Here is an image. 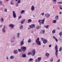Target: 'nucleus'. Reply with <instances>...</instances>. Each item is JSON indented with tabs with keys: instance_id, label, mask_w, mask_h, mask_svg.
I'll return each mask as SVG.
<instances>
[{
	"instance_id": "f257e3e1",
	"label": "nucleus",
	"mask_w": 62,
	"mask_h": 62,
	"mask_svg": "<svg viewBox=\"0 0 62 62\" xmlns=\"http://www.w3.org/2000/svg\"><path fill=\"white\" fill-rule=\"evenodd\" d=\"M55 54L57 58H58V48L57 47V45H56L55 47Z\"/></svg>"
},
{
	"instance_id": "f03ea898",
	"label": "nucleus",
	"mask_w": 62,
	"mask_h": 62,
	"mask_svg": "<svg viewBox=\"0 0 62 62\" xmlns=\"http://www.w3.org/2000/svg\"><path fill=\"white\" fill-rule=\"evenodd\" d=\"M45 21V19H43L41 20L39 19L38 20V22L39 23V24L40 25H41V23L42 24H44V21Z\"/></svg>"
},
{
	"instance_id": "7ed1b4c3",
	"label": "nucleus",
	"mask_w": 62,
	"mask_h": 62,
	"mask_svg": "<svg viewBox=\"0 0 62 62\" xmlns=\"http://www.w3.org/2000/svg\"><path fill=\"white\" fill-rule=\"evenodd\" d=\"M39 38H38L36 41V44H37V45H39L41 44L40 41H39Z\"/></svg>"
},
{
	"instance_id": "20e7f679",
	"label": "nucleus",
	"mask_w": 62,
	"mask_h": 62,
	"mask_svg": "<svg viewBox=\"0 0 62 62\" xmlns=\"http://www.w3.org/2000/svg\"><path fill=\"white\" fill-rule=\"evenodd\" d=\"M31 55L32 56H34L35 54L36 53V51L34 49H33L32 51V53H31Z\"/></svg>"
},
{
	"instance_id": "39448f33",
	"label": "nucleus",
	"mask_w": 62,
	"mask_h": 62,
	"mask_svg": "<svg viewBox=\"0 0 62 62\" xmlns=\"http://www.w3.org/2000/svg\"><path fill=\"white\" fill-rule=\"evenodd\" d=\"M13 15L14 18H16V14L15 12L14 11H13Z\"/></svg>"
},
{
	"instance_id": "423d86ee",
	"label": "nucleus",
	"mask_w": 62,
	"mask_h": 62,
	"mask_svg": "<svg viewBox=\"0 0 62 62\" xmlns=\"http://www.w3.org/2000/svg\"><path fill=\"white\" fill-rule=\"evenodd\" d=\"M21 49H22L23 52H24L26 50V47L22 46L21 47Z\"/></svg>"
},
{
	"instance_id": "0eeeda50",
	"label": "nucleus",
	"mask_w": 62,
	"mask_h": 62,
	"mask_svg": "<svg viewBox=\"0 0 62 62\" xmlns=\"http://www.w3.org/2000/svg\"><path fill=\"white\" fill-rule=\"evenodd\" d=\"M45 17H46V18H48L50 16V15L48 13H47L46 14H45Z\"/></svg>"
},
{
	"instance_id": "6e6552de",
	"label": "nucleus",
	"mask_w": 62,
	"mask_h": 62,
	"mask_svg": "<svg viewBox=\"0 0 62 62\" xmlns=\"http://www.w3.org/2000/svg\"><path fill=\"white\" fill-rule=\"evenodd\" d=\"M9 27H10V28H14V25L11 24H10L9 25Z\"/></svg>"
},
{
	"instance_id": "1a4fd4ad",
	"label": "nucleus",
	"mask_w": 62,
	"mask_h": 62,
	"mask_svg": "<svg viewBox=\"0 0 62 62\" xmlns=\"http://www.w3.org/2000/svg\"><path fill=\"white\" fill-rule=\"evenodd\" d=\"M31 11H34L35 10V7L34 5H32L31 6Z\"/></svg>"
},
{
	"instance_id": "9d476101",
	"label": "nucleus",
	"mask_w": 62,
	"mask_h": 62,
	"mask_svg": "<svg viewBox=\"0 0 62 62\" xmlns=\"http://www.w3.org/2000/svg\"><path fill=\"white\" fill-rule=\"evenodd\" d=\"M45 33V31L43 30H42L40 32V34H43Z\"/></svg>"
},
{
	"instance_id": "9b49d317",
	"label": "nucleus",
	"mask_w": 62,
	"mask_h": 62,
	"mask_svg": "<svg viewBox=\"0 0 62 62\" xmlns=\"http://www.w3.org/2000/svg\"><path fill=\"white\" fill-rule=\"evenodd\" d=\"M30 28H33L34 27H35V25L34 24H31L30 26Z\"/></svg>"
},
{
	"instance_id": "f8f14e48",
	"label": "nucleus",
	"mask_w": 62,
	"mask_h": 62,
	"mask_svg": "<svg viewBox=\"0 0 62 62\" xmlns=\"http://www.w3.org/2000/svg\"><path fill=\"white\" fill-rule=\"evenodd\" d=\"M0 22L1 23H3L4 22V19L3 18V17H2L1 18L0 20Z\"/></svg>"
},
{
	"instance_id": "ddd939ff",
	"label": "nucleus",
	"mask_w": 62,
	"mask_h": 62,
	"mask_svg": "<svg viewBox=\"0 0 62 62\" xmlns=\"http://www.w3.org/2000/svg\"><path fill=\"white\" fill-rule=\"evenodd\" d=\"M43 42L44 44H46V43L48 42V41L46 39H45L43 41Z\"/></svg>"
},
{
	"instance_id": "4468645a",
	"label": "nucleus",
	"mask_w": 62,
	"mask_h": 62,
	"mask_svg": "<svg viewBox=\"0 0 62 62\" xmlns=\"http://www.w3.org/2000/svg\"><path fill=\"white\" fill-rule=\"evenodd\" d=\"M59 16L58 15H56L55 16V19L56 20H58L59 19Z\"/></svg>"
},
{
	"instance_id": "2eb2a0df",
	"label": "nucleus",
	"mask_w": 62,
	"mask_h": 62,
	"mask_svg": "<svg viewBox=\"0 0 62 62\" xmlns=\"http://www.w3.org/2000/svg\"><path fill=\"white\" fill-rule=\"evenodd\" d=\"M53 38H54V39L55 40H56V42H58V39H57L55 37V36H53Z\"/></svg>"
},
{
	"instance_id": "dca6fc26",
	"label": "nucleus",
	"mask_w": 62,
	"mask_h": 62,
	"mask_svg": "<svg viewBox=\"0 0 62 62\" xmlns=\"http://www.w3.org/2000/svg\"><path fill=\"white\" fill-rule=\"evenodd\" d=\"M14 53L15 54H18V51L16 50H15L14 51Z\"/></svg>"
},
{
	"instance_id": "f3484780",
	"label": "nucleus",
	"mask_w": 62,
	"mask_h": 62,
	"mask_svg": "<svg viewBox=\"0 0 62 62\" xmlns=\"http://www.w3.org/2000/svg\"><path fill=\"white\" fill-rule=\"evenodd\" d=\"M25 20L24 19L22 21H21L20 22V23H21V24H23L24 23V22H25Z\"/></svg>"
},
{
	"instance_id": "a211bd4d",
	"label": "nucleus",
	"mask_w": 62,
	"mask_h": 62,
	"mask_svg": "<svg viewBox=\"0 0 62 62\" xmlns=\"http://www.w3.org/2000/svg\"><path fill=\"white\" fill-rule=\"evenodd\" d=\"M23 44H24L23 43V41L22 40L20 42V46H22V45H23Z\"/></svg>"
},
{
	"instance_id": "6ab92c4d",
	"label": "nucleus",
	"mask_w": 62,
	"mask_h": 62,
	"mask_svg": "<svg viewBox=\"0 0 62 62\" xmlns=\"http://www.w3.org/2000/svg\"><path fill=\"white\" fill-rule=\"evenodd\" d=\"M36 28L37 30L38 29H39L40 28V27L38 25L36 26Z\"/></svg>"
},
{
	"instance_id": "aec40b11",
	"label": "nucleus",
	"mask_w": 62,
	"mask_h": 62,
	"mask_svg": "<svg viewBox=\"0 0 62 62\" xmlns=\"http://www.w3.org/2000/svg\"><path fill=\"white\" fill-rule=\"evenodd\" d=\"M2 31L3 33H6V30H5V29H2Z\"/></svg>"
},
{
	"instance_id": "412c9836",
	"label": "nucleus",
	"mask_w": 62,
	"mask_h": 62,
	"mask_svg": "<svg viewBox=\"0 0 62 62\" xmlns=\"http://www.w3.org/2000/svg\"><path fill=\"white\" fill-rule=\"evenodd\" d=\"M20 33L18 32L17 34V38H20Z\"/></svg>"
},
{
	"instance_id": "4be33fe9",
	"label": "nucleus",
	"mask_w": 62,
	"mask_h": 62,
	"mask_svg": "<svg viewBox=\"0 0 62 62\" xmlns=\"http://www.w3.org/2000/svg\"><path fill=\"white\" fill-rule=\"evenodd\" d=\"M14 2V0H12L11 1V5H14V3L13 2Z\"/></svg>"
},
{
	"instance_id": "5701e85b",
	"label": "nucleus",
	"mask_w": 62,
	"mask_h": 62,
	"mask_svg": "<svg viewBox=\"0 0 62 62\" xmlns=\"http://www.w3.org/2000/svg\"><path fill=\"white\" fill-rule=\"evenodd\" d=\"M50 54L48 53H46L45 54V55L47 57H48L49 56Z\"/></svg>"
},
{
	"instance_id": "b1692460",
	"label": "nucleus",
	"mask_w": 62,
	"mask_h": 62,
	"mask_svg": "<svg viewBox=\"0 0 62 62\" xmlns=\"http://www.w3.org/2000/svg\"><path fill=\"white\" fill-rule=\"evenodd\" d=\"M32 22V20L31 19H29L28 20V23H30Z\"/></svg>"
},
{
	"instance_id": "393cba45",
	"label": "nucleus",
	"mask_w": 62,
	"mask_h": 62,
	"mask_svg": "<svg viewBox=\"0 0 62 62\" xmlns=\"http://www.w3.org/2000/svg\"><path fill=\"white\" fill-rule=\"evenodd\" d=\"M23 25H21L20 27V30H22V29H23Z\"/></svg>"
},
{
	"instance_id": "a878e982",
	"label": "nucleus",
	"mask_w": 62,
	"mask_h": 62,
	"mask_svg": "<svg viewBox=\"0 0 62 62\" xmlns=\"http://www.w3.org/2000/svg\"><path fill=\"white\" fill-rule=\"evenodd\" d=\"M24 12H25V10H22L21 12V14H23V13H24Z\"/></svg>"
},
{
	"instance_id": "bb28decb",
	"label": "nucleus",
	"mask_w": 62,
	"mask_h": 62,
	"mask_svg": "<svg viewBox=\"0 0 62 62\" xmlns=\"http://www.w3.org/2000/svg\"><path fill=\"white\" fill-rule=\"evenodd\" d=\"M26 55H25V54H23L22 55V57L23 58H25V57H26Z\"/></svg>"
},
{
	"instance_id": "cd10ccee",
	"label": "nucleus",
	"mask_w": 62,
	"mask_h": 62,
	"mask_svg": "<svg viewBox=\"0 0 62 62\" xmlns=\"http://www.w3.org/2000/svg\"><path fill=\"white\" fill-rule=\"evenodd\" d=\"M14 58V57L13 56H11L10 57V58L11 59H13Z\"/></svg>"
},
{
	"instance_id": "c85d7f7f",
	"label": "nucleus",
	"mask_w": 62,
	"mask_h": 62,
	"mask_svg": "<svg viewBox=\"0 0 62 62\" xmlns=\"http://www.w3.org/2000/svg\"><path fill=\"white\" fill-rule=\"evenodd\" d=\"M57 21L56 20H54L52 21L53 23H56Z\"/></svg>"
},
{
	"instance_id": "c756f323",
	"label": "nucleus",
	"mask_w": 62,
	"mask_h": 62,
	"mask_svg": "<svg viewBox=\"0 0 62 62\" xmlns=\"http://www.w3.org/2000/svg\"><path fill=\"white\" fill-rule=\"evenodd\" d=\"M56 31L55 30V29L54 30L52 31V33L53 34H54V33H55Z\"/></svg>"
},
{
	"instance_id": "7c9ffc66",
	"label": "nucleus",
	"mask_w": 62,
	"mask_h": 62,
	"mask_svg": "<svg viewBox=\"0 0 62 62\" xmlns=\"http://www.w3.org/2000/svg\"><path fill=\"white\" fill-rule=\"evenodd\" d=\"M62 32H60L59 33V35H60V37H61L62 36Z\"/></svg>"
},
{
	"instance_id": "2f4dec72",
	"label": "nucleus",
	"mask_w": 62,
	"mask_h": 62,
	"mask_svg": "<svg viewBox=\"0 0 62 62\" xmlns=\"http://www.w3.org/2000/svg\"><path fill=\"white\" fill-rule=\"evenodd\" d=\"M38 61H40V60H41V57H39L38 58Z\"/></svg>"
},
{
	"instance_id": "473e14b6",
	"label": "nucleus",
	"mask_w": 62,
	"mask_h": 62,
	"mask_svg": "<svg viewBox=\"0 0 62 62\" xmlns=\"http://www.w3.org/2000/svg\"><path fill=\"white\" fill-rule=\"evenodd\" d=\"M31 40L30 39H29V40L28 41V42L29 43H30V42H31Z\"/></svg>"
},
{
	"instance_id": "72a5a7b5",
	"label": "nucleus",
	"mask_w": 62,
	"mask_h": 62,
	"mask_svg": "<svg viewBox=\"0 0 62 62\" xmlns=\"http://www.w3.org/2000/svg\"><path fill=\"white\" fill-rule=\"evenodd\" d=\"M62 50V47H61L59 49V52H61Z\"/></svg>"
},
{
	"instance_id": "f704fd0d",
	"label": "nucleus",
	"mask_w": 62,
	"mask_h": 62,
	"mask_svg": "<svg viewBox=\"0 0 62 62\" xmlns=\"http://www.w3.org/2000/svg\"><path fill=\"white\" fill-rule=\"evenodd\" d=\"M32 53L31 52H29L28 53V55H30V54H31V55H32Z\"/></svg>"
},
{
	"instance_id": "c9c22d12",
	"label": "nucleus",
	"mask_w": 62,
	"mask_h": 62,
	"mask_svg": "<svg viewBox=\"0 0 62 62\" xmlns=\"http://www.w3.org/2000/svg\"><path fill=\"white\" fill-rule=\"evenodd\" d=\"M19 6V4L17 3H16V7H18Z\"/></svg>"
},
{
	"instance_id": "e433bc0d",
	"label": "nucleus",
	"mask_w": 62,
	"mask_h": 62,
	"mask_svg": "<svg viewBox=\"0 0 62 62\" xmlns=\"http://www.w3.org/2000/svg\"><path fill=\"white\" fill-rule=\"evenodd\" d=\"M53 60H54L53 58H51L50 59V61L51 62H53Z\"/></svg>"
},
{
	"instance_id": "4c0bfd02",
	"label": "nucleus",
	"mask_w": 62,
	"mask_h": 62,
	"mask_svg": "<svg viewBox=\"0 0 62 62\" xmlns=\"http://www.w3.org/2000/svg\"><path fill=\"white\" fill-rule=\"evenodd\" d=\"M41 39L42 41H43L44 40H45V38H41Z\"/></svg>"
},
{
	"instance_id": "58836bf2",
	"label": "nucleus",
	"mask_w": 62,
	"mask_h": 62,
	"mask_svg": "<svg viewBox=\"0 0 62 62\" xmlns=\"http://www.w3.org/2000/svg\"><path fill=\"white\" fill-rule=\"evenodd\" d=\"M39 60L38 59H36L35 60L36 62H39Z\"/></svg>"
},
{
	"instance_id": "ea45409f",
	"label": "nucleus",
	"mask_w": 62,
	"mask_h": 62,
	"mask_svg": "<svg viewBox=\"0 0 62 62\" xmlns=\"http://www.w3.org/2000/svg\"><path fill=\"white\" fill-rule=\"evenodd\" d=\"M21 3V1L20 0H19L17 2V3H18V4H20Z\"/></svg>"
},
{
	"instance_id": "a19ab883",
	"label": "nucleus",
	"mask_w": 62,
	"mask_h": 62,
	"mask_svg": "<svg viewBox=\"0 0 62 62\" xmlns=\"http://www.w3.org/2000/svg\"><path fill=\"white\" fill-rule=\"evenodd\" d=\"M4 11L5 12H7V8H5L4 9Z\"/></svg>"
},
{
	"instance_id": "79ce46f5",
	"label": "nucleus",
	"mask_w": 62,
	"mask_h": 62,
	"mask_svg": "<svg viewBox=\"0 0 62 62\" xmlns=\"http://www.w3.org/2000/svg\"><path fill=\"white\" fill-rule=\"evenodd\" d=\"M53 2L54 3H56V0H53Z\"/></svg>"
},
{
	"instance_id": "37998d69",
	"label": "nucleus",
	"mask_w": 62,
	"mask_h": 62,
	"mask_svg": "<svg viewBox=\"0 0 62 62\" xmlns=\"http://www.w3.org/2000/svg\"><path fill=\"white\" fill-rule=\"evenodd\" d=\"M45 27L46 28H48V26H45Z\"/></svg>"
},
{
	"instance_id": "c03bdc74",
	"label": "nucleus",
	"mask_w": 62,
	"mask_h": 62,
	"mask_svg": "<svg viewBox=\"0 0 62 62\" xmlns=\"http://www.w3.org/2000/svg\"><path fill=\"white\" fill-rule=\"evenodd\" d=\"M0 5L1 6H2V2L1 1H0Z\"/></svg>"
},
{
	"instance_id": "a18cd8bd",
	"label": "nucleus",
	"mask_w": 62,
	"mask_h": 62,
	"mask_svg": "<svg viewBox=\"0 0 62 62\" xmlns=\"http://www.w3.org/2000/svg\"><path fill=\"white\" fill-rule=\"evenodd\" d=\"M33 60V59L32 58H30L29 60V61H32Z\"/></svg>"
},
{
	"instance_id": "49530a36",
	"label": "nucleus",
	"mask_w": 62,
	"mask_h": 62,
	"mask_svg": "<svg viewBox=\"0 0 62 62\" xmlns=\"http://www.w3.org/2000/svg\"><path fill=\"white\" fill-rule=\"evenodd\" d=\"M22 18V16H19L18 17V19H21Z\"/></svg>"
},
{
	"instance_id": "de8ad7c7",
	"label": "nucleus",
	"mask_w": 62,
	"mask_h": 62,
	"mask_svg": "<svg viewBox=\"0 0 62 62\" xmlns=\"http://www.w3.org/2000/svg\"><path fill=\"white\" fill-rule=\"evenodd\" d=\"M60 59H58L57 61V62H60Z\"/></svg>"
},
{
	"instance_id": "09e8293b",
	"label": "nucleus",
	"mask_w": 62,
	"mask_h": 62,
	"mask_svg": "<svg viewBox=\"0 0 62 62\" xmlns=\"http://www.w3.org/2000/svg\"><path fill=\"white\" fill-rule=\"evenodd\" d=\"M60 28L59 27H58L57 29L58 30H60Z\"/></svg>"
},
{
	"instance_id": "8fccbe9b",
	"label": "nucleus",
	"mask_w": 62,
	"mask_h": 62,
	"mask_svg": "<svg viewBox=\"0 0 62 62\" xmlns=\"http://www.w3.org/2000/svg\"><path fill=\"white\" fill-rule=\"evenodd\" d=\"M21 49H18V51L19 52H21Z\"/></svg>"
},
{
	"instance_id": "3c124183",
	"label": "nucleus",
	"mask_w": 62,
	"mask_h": 62,
	"mask_svg": "<svg viewBox=\"0 0 62 62\" xmlns=\"http://www.w3.org/2000/svg\"><path fill=\"white\" fill-rule=\"evenodd\" d=\"M11 42L12 43V42H14L15 41L14 40H11Z\"/></svg>"
},
{
	"instance_id": "603ef678",
	"label": "nucleus",
	"mask_w": 62,
	"mask_h": 62,
	"mask_svg": "<svg viewBox=\"0 0 62 62\" xmlns=\"http://www.w3.org/2000/svg\"><path fill=\"white\" fill-rule=\"evenodd\" d=\"M6 59L7 60H8V56H6Z\"/></svg>"
},
{
	"instance_id": "864d4df0",
	"label": "nucleus",
	"mask_w": 62,
	"mask_h": 62,
	"mask_svg": "<svg viewBox=\"0 0 62 62\" xmlns=\"http://www.w3.org/2000/svg\"><path fill=\"white\" fill-rule=\"evenodd\" d=\"M52 46V45H49V47H51Z\"/></svg>"
},
{
	"instance_id": "5fc2aeb1",
	"label": "nucleus",
	"mask_w": 62,
	"mask_h": 62,
	"mask_svg": "<svg viewBox=\"0 0 62 62\" xmlns=\"http://www.w3.org/2000/svg\"><path fill=\"white\" fill-rule=\"evenodd\" d=\"M62 12H60L59 13V14H62Z\"/></svg>"
},
{
	"instance_id": "6e6d98bb",
	"label": "nucleus",
	"mask_w": 62,
	"mask_h": 62,
	"mask_svg": "<svg viewBox=\"0 0 62 62\" xmlns=\"http://www.w3.org/2000/svg\"><path fill=\"white\" fill-rule=\"evenodd\" d=\"M44 15V13H42V16H43V15Z\"/></svg>"
},
{
	"instance_id": "4d7b16f0",
	"label": "nucleus",
	"mask_w": 62,
	"mask_h": 62,
	"mask_svg": "<svg viewBox=\"0 0 62 62\" xmlns=\"http://www.w3.org/2000/svg\"><path fill=\"white\" fill-rule=\"evenodd\" d=\"M6 28V26H4V28H2V29H5Z\"/></svg>"
},
{
	"instance_id": "13d9d810",
	"label": "nucleus",
	"mask_w": 62,
	"mask_h": 62,
	"mask_svg": "<svg viewBox=\"0 0 62 62\" xmlns=\"http://www.w3.org/2000/svg\"><path fill=\"white\" fill-rule=\"evenodd\" d=\"M13 39H15V36H14L13 37Z\"/></svg>"
},
{
	"instance_id": "bf43d9fd",
	"label": "nucleus",
	"mask_w": 62,
	"mask_h": 62,
	"mask_svg": "<svg viewBox=\"0 0 62 62\" xmlns=\"http://www.w3.org/2000/svg\"><path fill=\"white\" fill-rule=\"evenodd\" d=\"M2 27V25H0V27Z\"/></svg>"
},
{
	"instance_id": "052dcab7",
	"label": "nucleus",
	"mask_w": 62,
	"mask_h": 62,
	"mask_svg": "<svg viewBox=\"0 0 62 62\" xmlns=\"http://www.w3.org/2000/svg\"><path fill=\"white\" fill-rule=\"evenodd\" d=\"M5 6V5H2V7H4Z\"/></svg>"
},
{
	"instance_id": "680f3d73",
	"label": "nucleus",
	"mask_w": 62,
	"mask_h": 62,
	"mask_svg": "<svg viewBox=\"0 0 62 62\" xmlns=\"http://www.w3.org/2000/svg\"><path fill=\"white\" fill-rule=\"evenodd\" d=\"M59 2V4H62V2Z\"/></svg>"
},
{
	"instance_id": "e2e57ef3",
	"label": "nucleus",
	"mask_w": 62,
	"mask_h": 62,
	"mask_svg": "<svg viewBox=\"0 0 62 62\" xmlns=\"http://www.w3.org/2000/svg\"><path fill=\"white\" fill-rule=\"evenodd\" d=\"M45 45H44L43 46V48H44V47H45Z\"/></svg>"
},
{
	"instance_id": "0e129e2a",
	"label": "nucleus",
	"mask_w": 62,
	"mask_h": 62,
	"mask_svg": "<svg viewBox=\"0 0 62 62\" xmlns=\"http://www.w3.org/2000/svg\"><path fill=\"white\" fill-rule=\"evenodd\" d=\"M31 28H28V30H29V29H30Z\"/></svg>"
},
{
	"instance_id": "69168bd1",
	"label": "nucleus",
	"mask_w": 62,
	"mask_h": 62,
	"mask_svg": "<svg viewBox=\"0 0 62 62\" xmlns=\"http://www.w3.org/2000/svg\"><path fill=\"white\" fill-rule=\"evenodd\" d=\"M60 9L62 10V8L61 7V8H60Z\"/></svg>"
},
{
	"instance_id": "338daca9",
	"label": "nucleus",
	"mask_w": 62,
	"mask_h": 62,
	"mask_svg": "<svg viewBox=\"0 0 62 62\" xmlns=\"http://www.w3.org/2000/svg\"><path fill=\"white\" fill-rule=\"evenodd\" d=\"M31 32L32 33H34V32H33V31H32Z\"/></svg>"
},
{
	"instance_id": "774afa93",
	"label": "nucleus",
	"mask_w": 62,
	"mask_h": 62,
	"mask_svg": "<svg viewBox=\"0 0 62 62\" xmlns=\"http://www.w3.org/2000/svg\"><path fill=\"white\" fill-rule=\"evenodd\" d=\"M6 1H8L9 0H6Z\"/></svg>"
}]
</instances>
